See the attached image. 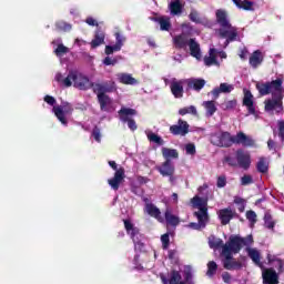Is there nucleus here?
I'll return each instance as SVG.
<instances>
[{
	"mask_svg": "<svg viewBox=\"0 0 284 284\" xmlns=\"http://www.w3.org/2000/svg\"><path fill=\"white\" fill-rule=\"evenodd\" d=\"M85 21L89 26H99L97 19H94L93 17H87Z\"/></svg>",
	"mask_w": 284,
	"mask_h": 284,
	"instance_id": "nucleus-62",
	"label": "nucleus"
},
{
	"mask_svg": "<svg viewBox=\"0 0 284 284\" xmlns=\"http://www.w3.org/2000/svg\"><path fill=\"white\" fill-rule=\"evenodd\" d=\"M224 162H226L230 166H237V159L233 158L232 155H226L224 158Z\"/></svg>",
	"mask_w": 284,
	"mask_h": 284,
	"instance_id": "nucleus-59",
	"label": "nucleus"
},
{
	"mask_svg": "<svg viewBox=\"0 0 284 284\" xmlns=\"http://www.w3.org/2000/svg\"><path fill=\"white\" fill-rule=\"evenodd\" d=\"M184 3L181 0H174L169 3L171 14H182Z\"/></svg>",
	"mask_w": 284,
	"mask_h": 284,
	"instance_id": "nucleus-32",
	"label": "nucleus"
},
{
	"mask_svg": "<svg viewBox=\"0 0 284 284\" xmlns=\"http://www.w3.org/2000/svg\"><path fill=\"white\" fill-rule=\"evenodd\" d=\"M234 85H230L229 83H220V88H214L211 91L213 99H219L221 93L230 94L233 92Z\"/></svg>",
	"mask_w": 284,
	"mask_h": 284,
	"instance_id": "nucleus-23",
	"label": "nucleus"
},
{
	"mask_svg": "<svg viewBox=\"0 0 284 284\" xmlns=\"http://www.w3.org/2000/svg\"><path fill=\"white\" fill-rule=\"evenodd\" d=\"M190 21H193L194 23H206L207 19L203 18L201 12L196 10V8H191L190 14H189Z\"/></svg>",
	"mask_w": 284,
	"mask_h": 284,
	"instance_id": "nucleus-31",
	"label": "nucleus"
},
{
	"mask_svg": "<svg viewBox=\"0 0 284 284\" xmlns=\"http://www.w3.org/2000/svg\"><path fill=\"white\" fill-rule=\"evenodd\" d=\"M243 105L247 108L248 114H256L254 97L250 90H246V92H244Z\"/></svg>",
	"mask_w": 284,
	"mask_h": 284,
	"instance_id": "nucleus-20",
	"label": "nucleus"
},
{
	"mask_svg": "<svg viewBox=\"0 0 284 284\" xmlns=\"http://www.w3.org/2000/svg\"><path fill=\"white\" fill-rule=\"evenodd\" d=\"M164 217L166 220V224H170V226H179L180 217L173 215L172 211L166 210L164 213Z\"/></svg>",
	"mask_w": 284,
	"mask_h": 284,
	"instance_id": "nucleus-36",
	"label": "nucleus"
},
{
	"mask_svg": "<svg viewBox=\"0 0 284 284\" xmlns=\"http://www.w3.org/2000/svg\"><path fill=\"white\" fill-rule=\"evenodd\" d=\"M246 220H248L251 229H254L256 222H258L256 212L246 211Z\"/></svg>",
	"mask_w": 284,
	"mask_h": 284,
	"instance_id": "nucleus-44",
	"label": "nucleus"
},
{
	"mask_svg": "<svg viewBox=\"0 0 284 284\" xmlns=\"http://www.w3.org/2000/svg\"><path fill=\"white\" fill-rule=\"evenodd\" d=\"M277 126H278V136L281 138L282 142H284V120H278Z\"/></svg>",
	"mask_w": 284,
	"mask_h": 284,
	"instance_id": "nucleus-55",
	"label": "nucleus"
},
{
	"mask_svg": "<svg viewBox=\"0 0 284 284\" xmlns=\"http://www.w3.org/2000/svg\"><path fill=\"white\" fill-rule=\"evenodd\" d=\"M222 280L224 281V283H231L232 276H231L230 272H223Z\"/></svg>",
	"mask_w": 284,
	"mask_h": 284,
	"instance_id": "nucleus-61",
	"label": "nucleus"
},
{
	"mask_svg": "<svg viewBox=\"0 0 284 284\" xmlns=\"http://www.w3.org/2000/svg\"><path fill=\"white\" fill-rule=\"evenodd\" d=\"M104 65H116L118 59H112L110 54H106V57L103 59Z\"/></svg>",
	"mask_w": 284,
	"mask_h": 284,
	"instance_id": "nucleus-58",
	"label": "nucleus"
},
{
	"mask_svg": "<svg viewBox=\"0 0 284 284\" xmlns=\"http://www.w3.org/2000/svg\"><path fill=\"white\" fill-rule=\"evenodd\" d=\"M138 111L133 110L132 108H121L119 110V116L122 121V123H128L129 129L131 131H135L138 129L136 120L132 116H136Z\"/></svg>",
	"mask_w": 284,
	"mask_h": 284,
	"instance_id": "nucleus-7",
	"label": "nucleus"
},
{
	"mask_svg": "<svg viewBox=\"0 0 284 284\" xmlns=\"http://www.w3.org/2000/svg\"><path fill=\"white\" fill-rule=\"evenodd\" d=\"M239 211H240V213H244V211H245V200L243 197H242V202L239 206Z\"/></svg>",
	"mask_w": 284,
	"mask_h": 284,
	"instance_id": "nucleus-64",
	"label": "nucleus"
},
{
	"mask_svg": "<svg viewBox=\"0 0 284 284\" xmlns=\"http://www.w3.org/2000/svg\"><path fill=\"white\" fill-rule=\"evenodd\" d=\"M262 280L263 284H278L280 276L275 267H264L262 268Z\"/></svg>",
	"mask_w": 284,
	"mask_h": 284,
	"instance_id": "nucleus-12",
	"label": "nucleus"
},
{
	"mask_svg": "<svg viewBox=\"0 0 284 284\" xmlns=\"http://www.w3.org/2000/svg\"><path fill=\"white\" fill-rule=\"evenodd\" d=\"M118 79L120 83H123L124 85H134L136 83V79L128 73L118 74Z\"/></svg>",
	"mask_w": 284,
	"mask_h": 284,
	"instance_id": "nucleus-35",
	"label": "nucleus"
},
{
	"mask_svg": "<svg viewBox=\"0 0 284 284\" xmlns=\"http://www.w3.org/2000/svg\"><path fill=\"white\" fill-rule=\"evenodd\" d=\"M264 225L266 226V229H270V230L275 229L276 223L274 222L273 215H271V213H265Z\"/></svg>",
	"mask_w": 284,
	"mask_h": 284,
	"instance_id": "nucleus-45",
	"label": "nucleus"
},
{
	"mask_svg": "<svg viewBox=\"0 0 284 284\" xmlns=\"http://www.w3.org/2000/svg\"><path fill=\"white\" fill-rule=\"evenodd\" d=\"M74 88H78L79 90H90V88H94V83H91L88 77L74 72Z\"/></svg>",
	"mask_w": 284,
	"mask_h": 284,
	"instance_id": "nucleus-15",
	"label": "nucleus"
},
{
	"mask_svg": "<svg viewBox=\"0 0 284 284\" xmlns=\"http://www.w3.org/2000/svg\"><path fill=\"white\" fill-rule=\"evenodd\" d=\"M234 1L235 6L237 8H243L244 10H252V7L254 6V1L251 0H232Z\"/></svg>",
	"mask_w": 284,
	"mask_h": 284,
	"instance_id": "nucleus-40",
	"label": "nucleus"
},
{
	"mask_svg": "<svg viewBox=\"0 0 284 284\" xmlns=\"http://www.w3.org/2000/svg\"><path fill=\"white\" fill-rule=\"evenodd\" d=\"M193 274H192V267L187 265L184 268V281H182V274L179 272V270H172L171 276H170V284H193L192 283Z\"/></svg>",
	"mask_w": 284,
	"mask_h": 284,
	"instance_id": "nucleus-8",
	"label": "nucleus"
},
{
	"mask_svg": "<svg viewBox=\"0 0 284 284\" xmlns=\"http://www.w3.org/2000/svg\"><path fill=\"white\" fill-rule=\"evenodd\" d=\"M169 180H170L171 184H174V182L176 181V178H175V165L172 162V160H171V173L169 175Z\"/></svg>",
	"mask_w": 284,
	"mask_h": 284,
	"instance_id": "nucleus-57",
	"label": "nucleus"
},
{
	"mask_svg": "<svg viewBox=\"0 0 284 284\" xmlns=\"http://www.w3.org/2000/svg\"><path fill=\"white\" fill-rule=\"evenodd\" d=\"M161 241H162V247L164 250H168V247H170V235H169V233H164V235L161 236Z\"/></svg>",
	"mask_w": 284,
	"mask_h": 284,
	"instance_id": "nucleus-53",
	"label": "nucleus"
},
{
	"mask_svg": "<svg viewBox=\"0 0 284 284\" xmlns=\"http://www.w3.org/2000/svg\"><path fill=\"white\" fill-rule=\"evenodd\" d=\"M158 22L160 23V29L161 30H171L172 23L170 17H158Z\"/></svg>",
	"mask_w": 284,
	"mask_h": 284,
	"instance_id": "nucleus-38",
	"label": "nucleus"
},
{
	"mask_svg": "<svg viewBox=\"0 0 284 284\" xmlns=\"http://www.w3.org/2000/svg\"><path fill=\"white\" fill-rule=\"evenodd\" d=\"M70 52V48L68 45H64L63 43H59L58 48L54 50V54L57 57H63V54H68Z\"/></svg>",
	"mask_w": 284,
	"mask_h": 284,
	"instance_id": "nucleus-47",
	"label": "nucleus"
},
{
	"mask_svg": "<svg viewBox=\"0 0 284 284\" xmlns=\"http://www.w3.org/2000/svg\"><path fill=\"white\" fill-rule=\"evenodd\" d=\"M254 243L253 235H247L246 237H241V235H231L229 241L224 244L223 240H210V247H222L221 254L224 256L223 265L225 270H241L243 263L236 261L233 254H239L244 245H252Z\"/></svg>",
	"mask_w": 284,
	"mask_h": 284,
	"instance_id": "nucleus-1",
	"label": "nucleus"
},
{
	"mask_svg": "<svg viewBox=\"0 0 284 284\" xmlns=\"http://www.w3.org/2000/svg\"><path fill=\"white\" fill-rule=\"evenodd\" d=\"M145 211H146L148 215H150V217H154L155 220H158V222H164L161 211H160V209H158V206H155V204L146 203Z\"/></svg>",
	"mask_w": 284,
	"mask_h": 284,
	"instance_id": "nucleus-25",
	"label": "nucleus"
},
{
	"mask_svg": "<svg viewBox=\"0 0 284 284\" xmlns=\"http://www.w3.org/2000/svg\"><path fill=\"white\" fill-rule=\"evenodd\" d=\"M247 54H248L247 48H243V49L240 51V57H241V59H243V60L246 59Z\"/></svg>",
	"mask_w": 284,
	"mask_h": 284,
	"instance_id": "nucleus-63",
	"label": "nucleus"
},
{
	"mask_svg": "<svg viewBox=\"0 0 284 284\" xmlns=\"http://www.w3.org/2000/svg\"><path fill=\"white\" fill-rule=\"evenodd\" d=\"M185 151L186 153H189L190 155H194L196 153V146L194 144V142H189L185 145Z\"/></svg>",
	"mask_w": 284,
	"mask_h": 284,
	"instance_id": "nucleus-54",
	"label": "nucleus"
},
{
	"mask_svg": "<svg viewBox=\"0 0 284 284\" xmlns=\"http://www.w3.org/2000/svg\"><path fill=\"white\" fill-rule=\"evenodd\" d=\"M212 144L216 146H232V144H243V146H254V139L246 135L244 131H239L236 135H232L230 131H222V133H212Z\"/></svg>",
	"mask_w": 284,
	"mask_h": 284,
	"instance_id": "nucleus-4",
	"label": "nucleus"
},
{
	"mask_svg": "<svg viewBox=\"0 0 284 284\" xmlns=\"http://www.w3.org/2000/svg\"><path fill=\"white\" fill-rule=\"evenodd\" d=\"M134 250L136 252H145L146 245L143 242V235H141L140 229H138V233L134 235Z\"/></svg>",
	"mask_w": 284,
	"mask_h": 284,
	"instance_id": "nucleus-29",
	"label": "nucleus"
},
{
	"mask_svg": "<svg viewBox=\"0 0 284 284\" xmlns=\"http://www.w3.org/2000/svg\"><path fill=\"white\" fill-rule=\"evenodd\" d=\"M217 268H219V265H217L216 261H209L206 275L214 276L217 272Z\"/></svg>",
	"mask_w": 284,
	"mask_h": 284,
	"instance_id": "nucleus-43",
	"label": "nucleus"
},
{
	"mask_svg": "<svg viewBox=\"0 0 284 284\" xmlns=\"http://www.w3.org/2000/svg\"><path fill=\"white\" fill-rule=\"evenodd\" d=\"M226 184H227L226 175H220L216 180V186L219 189H224V186H226Z\"/></svg>",
	"mask_w": 284,
	"mask_h": 284,
	"instance_id": "nucleus-52",
	"label": "nucleus"
},
{
	"mask_svg": "<svg viewBox=\"0 0 284 284\" xmlns=\"http://www.w3.org/2000/svg\"><path fill=\"white\" fill-rule=\"evenodd\" d=\"M217 217L222 224V226H227V224H230L232 222V220L240 219L239 213H236L235 210H233L231 206L226 207V209H220V211H217Z\"/></svg>",
	"mask_w": 284,
	"mask_h": 284,
	"instance_id": "nucleus-11",
	"label": "nucleus"
},
{
	"mask_svg": "<svg viewBox=\"0 0 284 284\" xmlns=\"http://www.w3.org/2000/svg\"><path fill=\"white\" fill-rule=\"evenodd\" d=\"M162 155L163 158H168L169 160H172V158L178 159L179 151L178 149H170L169 146H162Z\"/></svg>",
	"mask_w": 284,
	"mask_h": 284,
	"instance_id": "nucleus-37",
	"label": "nucleus"
},
{
	"mask_svg": "<svg viewBox=\"0 0 284 284\" xmlns=\"http://www.w3.org/2000/svg\"><path fill=\"white\" fill-rule=\"evenodd\" d=\"M237 105V101H226V103H224L223 108L224 110H234V108H236Z\"/></svg>",
	"mask_w": 284,
	"mask_h": 284,
	"instance_id": "nucleus-60",
	"label": "nucleus"
},
{
	"mask_svg": "<svg viewBox=\"0 0 284 284\" xmlns=\"http://www.w3.org/2000/svg\"><path fill=\"white\" fill-rule=\"evenodd\" d=\"M170 132L173 133V135H186V133H190V124L186 120L180 118L178 124H171Z\"/></svg>",
	"mask_w": 284,
	"mask_h": 284,
	"instance_id": "nucleus-13",
	"label": "nucleus"
},
{
	"mask_svg": "<svg viewBox=\"0 0 284 284\" xmlns=\"http://www.w3.org/2000/svg\"><path fill=\"white\" fill-rule=\"evenodd\" d=\"M189 38H190V34H187L186 32H181L180 34H175V37H173V45L178 50H186L189 45Z\"/></svg>",
	"mask_w": 284,
	"mask_h": 284,
	"instance_id": "nucleus-17",
	"label": "nucleus"
},
{
	"mask_svg": "<svg viewBox=\"0 0 284 284\" xmlns=\"http://www.w3.org/2000/svg\"><path fill=\"white\" fill-rule=\"evenodd\" d=\"M93 92L98 94L100 110H102V112H105L108 110V105H111V99L109 94H106L103 83H93Z\"/></svg>",
	"mask_w": 284,
	"mask_h": 284,
	"instance_id": "nucleus-9",
	"label": "nucleus"
},
{
	"mask_svg": "<svg viewBox=\"0 0 284 284\" xmlns=\"http://www.w3.org/2000/svg\"><path fill=\"white\" fill-rule=\"evenodd\" d=\"M236 161H237L239 166L247 170V169H250V166L252 164V156L250 155V153L247 151H244V149H237Z\"/></svg>",
	"mask_w": 284,
	"mask_h": 284,
	"instance_id": "nucleus-14",
	"label": "nucleus"
},
{
	"mask_svg": "<svg viewBox=\"0 0 284 284\" xmlns=\"http://www.w3.org/2000/svg\"><path fill=\"white\" fill-rule=\"evenodd\" d=\"M204 108H205L206 114H209V116H214L215 112H217L215 101H205Z\"/></svg>",
	"mask_w": 284,
	"mask_h": 284,
	"instance_id": "nucleus-39",
	"label": "nucleus"
},
{
	"mask_svg": "<svg viewBox=\"0 0 284 284\" xmlns=\"http://www.w3.org/2000/svg\"><path fill=\"white\" fill-rule=\"evenodd\" d=\"M215 21L220 26L217 34L221 39H225L226 45L240 39L239 28L231 23L229 12L225 8H217V10H215Z\"/></svg>",
	"mask_w": 284,
	"mask_h": 284,
	"instance_id": "nucleus-3",
	"label": "nucleus"
},
{
	"mask_svg": "<svg viewBox=\"0 0 284 284\" xmlns=\"http://www.w3.org/2000/svg\"><path fill=\"white\" fill-rule=\"evenodd\" d=\"M191 204L199 209V211H195L194 215L197 217L199 224H191L194 229H205L210 215H209V209H207V200H203V197H200L199 195H195L191 199Z\"/></svg>",
	"mask_w": 284,
	"mask_h": 284,
	"instance_id": "nucleus-5",
	"label": "nucleus"
},
{
	"mask_svg": "<svg viewBox=\"0 0 284 284\" xmlns=\"http://www.w3.org/2000/svg\"><path fill=\"white\" fill-rule=\"evenodd\" d=\"M170 88L175 99H183L184 97L183 81H178L176 79H173L171 81Z\"/></svg>",
	"mask_w": 284,
	"mask_h": 284,
	"instance_id": "nucleus-19",
	"label": "nucleus"
},
{
	"mask_svg": "<svg viewBox=\"0 0 284 284\" xmlns=\"http://www.w3.org/2000/svg\"><path fill=\"white\" fill-rule=\"evenodd\" d=\"M44 102L48 103V105H52V108H58L57 105V99H54V97H50L49 94H47L44 97Z\"/></svg>",
	"mask_w": 284,
	"mask_h": 284,
	"instance_id": "nucleus-56",
	"label": "nucleus"
},
{
	"mask_svg": "<svg viewBox=\"0 0 284 284\" xmlns=\"http://www.w3.org/2000/svg\"><path fill=\"white\" fill-rule=\"evenodd\" d=\"M284 79L278 77L274 81H266V83H256V90L261 97H267L272 94V99H267L265 103V112H274L281 114L284 112L283 99H284Z\"/></svg>",
	"mask_w": 284,
	"mask_h": 284,
	"instance_id": "nucleus-2",
	"label": "nucleus"
},
{
	"mask_svg": "<svg viewBox=\"0 0 284 284\" xmlns=\"http://www.w3.org/2000/svg\"><path fill=\"white\" fill-rule=\"evenodd\" d=\"M116 43L114 45H105L104 53L113 54V52H119L125 41V37H122L120 32H115Z\"/></svg>",
	"mask_w": 284,
	"mask_h": 284,
	"instance_id": "nucleus-18",
	"label": "nucleus"
},
{
	"mask_svg": "<svg viewBox=\"0 0 284 284\" xmlns=\"http://www.w3.org/2000/svg\"><path fill=\"white\" fill-rule=\"evenodd\" d=\"M204 64L207 65V67L219 64L215 48H210L209 57H204Z\"/></svg>",
	"mask_w": 284,
	"mask_h": 284,
	"instance_id": "nucleus-33",
	"label": "nucleus"
},
{
	"mask_svg": "<svg viewBox=\"0 0 284 284\" xmlns=\"http://www.w3.org/2000/svg\"><path fill=\"white\" fill-rule=\"evenodd\" d=\"M189 48L191 57H194L197 60L202 59V51L199 41L189 37Z\"/></svg>",
	"mask_w": 284,
	"mask_h": 284,
	"instance_id": "nucleus-22",
	"label": "nucleus"
},
{
	"mask_svg": "<svg viewBox=\"0 0 284 284\" xmlns=\"http://www.w3.org/2000/svg\"><path fill=\"white\" fill-rule=\"evenodd\" d=\"M92 136L97 142H101L102 135H101V129L100 126L95 125L92 129Z\"/></svg>",
	"mask_w": 284,
	"mask_h": 284,
	"instance_id": "nucleus-51",
	"label": "nucleus"
},
{
	"mask_svg": "<svg viewBox=\"0 0 284 284\" xmlns=\"http://www.w3.org/2000/svg\"><path fill=\"white\" fill-rule=\"evenodd\" d=\"M256 169H257L258 173H267L268 172V164H267L265 158L258 159Z\"/></svg>",
	"mask_w": 284,
	"mask_h": 284,
	"instance_id": "nucleus-42",
	"label": "nucleus"
},
{
	"mask_svg": "<svg viewBox=\"0 0 284 284\" xmlns=\"http://www.w3.org/2000/svg\"><path fill=\"white\" fill-rule=\"evenodd\" d=\"M247 252H248V256L252 258L255 265H258V267L264 268V265L261 261V252H258L256 247H247Z\"/></svg>",
	"mask_w": 284,
	"mask_h": 284,
	"instance_id": "nucleus-30",
	"label": "nucleus"
},
{
	"mask_svg": "<svg viewBox=\"0 0 284 284\" xmlns=\"http://www.w3.org/2000/svg\"><path fill=\"white\" fill-rule=\"evenodd\" d=\"M266 258L270 265H274V267H276V274L278 275L280 281V274L284 273V260L280 258L277 254H271V252L267 253Z\"/></svg>",
	"mask_w": 284,
	"mask_h": 284,
	"instance_id": "nucleus-16",
	"label": "nucleus"
},
{
	"mask_svg": "<svg viewBox=\"0 0 284 284\" xmlns=\"http://www.w3.org/2000/svg\"><path fill=\"white\" fill-rule=\"evenodd\" d=\"M179 114L181 116H185V114H193V116H197L199 111L194 105H190L189 108H182L181 110H179Z\"/></svg>",
	"mask_w": 284,
	"mask_h": 284,
	"instance_id": "nucleus-41",
	"label": "nucleus"
},
{
	"mask_svg": "<svg viewBox=\"0 0 284 284\" xmlns=\"http://www.w3.org/2000/svg\"><path fill=\"white\" fill-rule=\"evenodd\" d=\"M109 165L115 171V173L113 174V178L108 180V183L113 191H119L122 182L125 180V169L124 166L118 168L115 160H109Z\"/></svg>",
	"mask_w": 284,
	"mask_h": 284,
	"instance_id": "nucleus-6",
	"label": "nucleus"
},
{
	"mask_svg": "<svg viewBox=\"0 0 284 284\" xmlns=\"http://www.w3.org/2000/svg\"><path fill=\"white\" fill-rule=\"evenodd\" d=\"M102 85H103L104 92L106 94L116 91V83H115V81H104V83H102Z\"/></svg>",
	"mask_w": 284,
	"mask_h": 284,
	"instance_id": "nucleus-46",
	"label": "nucleus"
},
{
	"mask_svg": "<svg viewBox=\"0 0 284 284\" xmlns=\"http://www.w3.org/2000/svg\"><path fill=\"white\" fill-rule=\"evenodd\" d=\"M205 85H206L205 79H190L187 81V88L193 89L196 92H201V90H203Z\"/></svg>",
	"mask_w": 284,
	"mask_h": 284,
	"instance_id": "nucleus-28",
	"label": "nucleus"
},
{
	"mask_svg": "<svg viewBox=\"0 0 284 284\" xmlns=\"http://www.w3.org/2000/svg\"><path fill=\"white\" fill-rule=\"evenodd\" d=\"M242 186H247L248 184H254V178L250 174H245L241 178Z\"/></svg>",
	"mask_w": 284,
	"mask_h": 284,
	"instance_id": "nucleus-50",
	"label": "nucleus"
},
{
	"mask_svg": "<svg viewBox=\"0 0 284 284\" xmlns=\"http://www.w3.org/2000/svg\"><path fill=\"white\" fill-rule=\"evenodd\" d=\"M102 43H105V32H103L101 28H98L94 38L91 41V48H99Z\"/></svg>",
	"mask_w": 284,
	"mask_h": 284,
	"instance_id": "nucleus-27",
	"label": "nucleus"
},
{
	"mask_svg": "<svg viewBox=\"0 0 284 284\" xmlns=\"http://www.w3.org/2000/svg\"><path fill=\"white\" fill-rule=\"evenodd\" d=\"M148 139L151 142H155L156 144H164L163 138H161V135H159L158 133H148Z\"/></svg>",
	"mask_w": 284,
	"mask_h": 284,
	"instance_id": "nucleus-49",
	"label": "nucleus"
},
{
	"mask_svg": "<svg viewBox=\"0 0 284 284\" xmlns=\"http://www.w3.org/2000/svg\"><path fill=\"white\" fill-rule=\"evenodd\" d=\"M74 108H72L71 103H62V105H58V108H53V114L57 116L58 121L62 124H68V118L73 114Z\"/></svg>",
	"mask_w": 284,
	"mask_h": 284,
	"instance_id": "nucleus-10",
	"label": "nucleus"
},
{
	"mask_svg": "<svg viewBox=\"0 0 284 284\" xmlns=\"http://www.w3.org/2000/svg\"><path fill=\"white\" fill-rule=\"evenodd\" d=\"M171 162L172 160H169V158H164V162H162V164H160L159 166H155L156 171H159L160 175H162V178H169L172 173V169H171Z\"/></svg>",
	"mask_w": 284,
	"mask_h": 284,
	"instance_id": "nucleus-24",
	"label": "nucleus"
},
{
	"mask_svg": "<svg viewBox=\"0 0 284 284\" xmlns=\"http://www.w3.org/2000/svg\"><path fill=\"white\" fill-rule=\"evenodd\" d=\"M57 30L68 32L69 30H72V26L68 23L67 21H57L55 23Z\"/></svg>",
	"mask_w": 284,
	"mask_h": 284,
	"instance_id": "nucleus-48",
	"label": "nucleus"
},
{
	"mask_svg": "<svg viewBox=\"0 0 284 284\" xmlns=\"http://www.w3.org/2000/svg\"><path fill=\"white\" fill-rule=\"evenodd\" d=\"M264 61V54L261 50H255L250 57V64L252 68H258Z\"/></svg>",
	"mask_w": 284,
	"mask_h": 284,
	"instance_id": "nucleus-26",
	"label": "nucleus"
},
{
	"mask_svg": "<svg viewBox=\"0 0 284 284\" xmlns=\"http://www.w3.org/2000/svg\"><path fill=\"white\" fill-rule=\"evenodd\" d=\"M123 223H124V229H125L126 233L131 235V239L134 243L135 234L139 233V229L136 226H134V224H132L131 220H123Z\"/></svg>",
	"mask_w": 284,
	"mask_h": 284,
	"instance_id": "nucleus-34",
	"label": "nucleus"
},
{
	"mask_svg": "<svg viewBox=\"0 0 284 284\" xmlns=\"http://www.w3.org/2000/svg\"><path fill=\"white\" fill-rule=\"evenodd\" d=\"M55 81H58V83H61L62 85H64V88H71L72 83L74 85V81H75V72H69L68 77H63V74H61L60 72H58V74H55Z\"/></svg>",
	"mask_w": 284,
	"mask_h": 284,
	"instance_id": "nucleus-21",
	"label": "nucleus"
}]
</instances>
